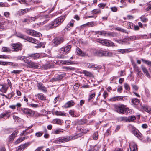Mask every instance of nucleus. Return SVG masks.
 I'll return each instance as SVG.
<instances>
[{
	"mask_svg": "<svg viewBox=\"0 0 151 151\" xmlns=\"http://www.w3.org/2000/svg\"><path fill=\"white\" fill-rule=\"evenodd\" d=\"M28 57H29L28 56L27 57H26L25 56V59H24V63H27V64L28 65L29 64V63H30V62H31V60H29V59H27V58Z\"/></svg>",
	"mask_w": 151,
	"mask_h": 151,
	"instance_id": "nucleus-58",
	"label": "nucleus"
},
{
	"mask_svg": "<svg viewBox=\"0 0 151 151\" xmlns=\"http://www.w3.org/2000/svg\"><path fill=\"white\" fill-rule=\"evenodd\" d=\"M53 123L54 124H57L60 125L62 124L63 122V120L59 119H54L53 121Z\"/></svg>",
	"mask_w": 151,
	"mask_h": 151,
	"instance_id": "nucleus-27",
	"label": "nucleus"
},
{
	"mask_svg": "<svg viewBox=\"0 0 151 151\" xmlns=\"http://www.w3.org/2000/svg\"><path fill=\"white\" fill-rule=\"evenodd\" d=\"M141 68L145 75L148 78L150 77L151 76L146 67L142 65H141Z\"/></svg>",
	"mask_w": 151,
	"mask_h": 151,
	"instance_id": "nucleus-19",
	"label": "nucleus"
},
{
	"mask_svg": "<svg viewBox=\"0 0 151 151\" xmlns=\"http://www.w3.org/2000/svg\"><path fill=\"white\" fill-rule=\"evenodd\" d=\"M21 111L24 114L27 115L29 116H32L34 114V112L31 109L26 108H23L21 109Z\"/></svg>",
	"mask_w": 151,
	"mask_h": 151,
	"instance_id": "nucleus-11",
	"label": "nucleus"
},
{
	"mask_svg": "<svg viewBox=\"0 0 151 151\" xmlns=\"http://www.w3.org/2000/svg\"><path fill=\"white\" fill-rule=\"evenodd\" d=\"M90 68H95L96 69H100L101 68V66L97 65H91Z\"/></svg>",
	"mask_w": 151,
	"mask_h": 151,
	"instance_id": "nucleus-40",
	"label": "nucleus"
},
{
	"mask_svg": "<svg viewBox=\"0 0 151 151\" xmlns=\"http://www.w3.org/2000/svg\"><path fill=\"white\" fill-rule=\"evenodd\" d=\"M11 45L12 48L13 50V51H14L17 52L22 50V45L19 43L12 44Z\"/></svg>",
	"mask_w": 151,
	"mask_h": 151,
	"instance_id": "nucleus-9",
	"label": "nucleus"
},
{
	"mask_svg": "<svg viewBox=\"0 0 151 151\" xmlns=\"http://www.w3.org/2000/svg\"><path fill=\"white\" fill-rule=\"evenodd\" d=\"M86 122V120L84 119H82L79 120L78 122V123L79 124H85Z\"/></svg>",
	"mask_w": 151,
	"mask_h": 151,
	"instance_id": "nucleus-54",
	"label": "nucleus"
},
{
	"mask_svg": "<svg viewBox=\"0 0 151 151\" xmlns=\"http://www.w3.org/2000/svg\"><path fill=\"white\" fill-rule=\"evenodd\" d=\"M0 86H2V88L0 89V91L4 93H6L7 91V88L4 85H0Z\"/></svg>",
	"mask_w": 151,
	"mask_h": 151,
	"instance_id": "nucleus-33",
	"label": "nucleus"
},
{
	"mask_svg": "<svg viewBox=\"0 0 151 151\" xmlns=\"http://www.w3.org/2000/svg\"><path fill=\"white\" fill-rule=\"evenodd\" d=\"M129 147L131 151H137V145L136 144H129Z\"/></svg>",
	"mask_w": 151,
	"mask_h": 151,
	"instance_id": "nucleus-23",
	"label": "nucleus"
},
{
	"mask_svg": "<svg viewBox=\"0 0 151 151\" xmlns=\"http://www.w3.org/2000/svg\"><path fill=\"white\" fill-rule=\"evenodd\" d=\"M124 87L126 90L129 91L130 90V88L129 86L127 83H126L124 84Z\"/></svg>",
	"mask_w": 151,
	"mask_h": 151,
	"instance_id": "nucleus-61",
	"label": "nucleus"
},
{
	"mask_svg": "<svg viewBox=\"0 0 151 151\" xmlns=\"http://www.w3.org/2000/svg\"><path fill=\"white\" fill-rule=\"evenodd\" d=\"M25 56H19L17 57V59L24 61L25 59Z\"/></svg>",
	"mask_w": 151,
	"mask_h": 151,
	"instance_id": "nucleus-62",
	"label": "nucleus"
},
{
	"mask_svg": "<svg viewBox=\"0 0 151 151\" xmlns=\"http://www.w3.org/2000/svg\"><path fill=\"white\" fill-rule=\"evenodd\" d=\"M97 42L102 44L103 45L107 46H113L114 45V44L111 41L106 39H99L97 40Z\"/></svg>",
	"mask_w": 151,
	"mask_h": 151,
	"instance_id": "nucleus-7",
	"label": "nucleus"
},
{
	"mask_svg": "<svg viewBox=\"0 0 151 151\" xmlns=\"http://www.w3.org/2000/svg\"><path fill=\"white\" fill-rule=\"evenodd\" d=\"M11 111L8 110L4 113H3L0 114V119L3 118L5 119L9 118L10 116Z\"/></svg>",
	"mask_w": 151,
	"mask_h": 151,
	"instance_id": "nucleus-13",
	"label": "nucleus"
},
{
	"mask_svg": "<svg viewBox=\"0 0 151 151\" xmlns=\"http://www.w3.org/2000/svg\"><path fill=\"white\" fill-rule=\"evenodd\" d=\"M148 7L146 9V11H149L151 9V1H150L147 4Z\"/></svg>",
	"mask_w": 151,
	"mask_h": 151,
	"instance_id": "nucleus-47",
	"label": "nucleus"
},
{
	"mask_svg": "<svg viewBox=\"0 0 151 151\" xmlns=\"http://www.w3.org/2000/svg\"><path fill=\"white\" fill-rule=\"evenodd\" d=\"M22 141V138L21 137L17 139L15 142V144H19Z\"/></svg>",
	"mask_w": 151,
	"mask_h": 151,
	"instance_id": "nucleus-63",
	"label": "nucleus"
},
{
	"mask_svg": "<svg viewBox=\"0 0 151 151\" xmlns=\"http://www.w3.org/2000/svg\"><path fill=\"white\" fill-rule=\"evenodd\" d=\"M83 133L81 132H78L75 134L74 136H65L59 137L55 140V142L57 144L67 142L81 137L83 135Z\"/></svg>",
	"mask_w": 151,
	"mask_h": 151,
	"instance_id": "nucleus-1",
	"label": "nucleus"
},
{
	"mask_svg": "<svg viewBox=\"0 0 151 151\" xmlns=\"http://www.w3.org/2000/svg\"><path fill=\"white\" fill-rule=\"evenodd\" d=\"M98 133L97 132H95L94 133L93 135V139L94 140H96L98 139Z\"/></svg>",
	"mask_w": 151,
	"mask_h": 151,
	"instance_id": "nucleus-49",
	"label": "nucleus"
},
{
	"mask_svg": "<svg viewBox=\"0 0 151 151\" xmlns=\"http://www.w3.org/2000/svg\"><path fill=\"white\" fill-rule=\"evenodd\" d=\"M117 101L124 100V99H126V97L125 96H116Z\"/></svg>",
	"mask_w": 151,
	"mask_h": 151,
	"instance_id": "nucleus-59",
	"label": "nucleus"
},
{
	"mask_svg": "<svg viewBox=\"0 0 151 151\" xmlns=\"http://www.w3.org/2000/svg\"><path fill=\"white\" fill-rule=\"evenodd\" d=\"M31 10V9L27 8L24 9H22L20 12V14H24L29 11Z\"/></svg>",
	"mask_w": 151,
	"mask_h": 151,
	"instance_id": "nucleus-31",
	"label": "nucleus"
},
{
	"mask_svg": "<svg viewBox=\"0 0 151 151\" xmlns=\"http://www.w3.org/2000/svg\"><path fill=\"white\" fill-rule=\"evenodd\" d=\"M134 135L138 138L140 137L141 135L140 132L139 131H134Z\"/></svg>",
	"mask_w": 151,
	"mask_h": 151,
	"instance_id": "nucleus-53",
	"label": "nucleus"
},
{
	"mask_svg": "<svg viewBox=\"0 0 151 151\" xmlns=\"http://www.w3.org/2000/svg\"><path fill=\"white\" fill-rule=\"evenodd\" d=\"M83 73L85 76H91L92 75V74L91 73L86 70L84 71Z\"/></svg>",
	"mask_w": 151,
	"mask_h": 151,
	"instance_id": "nucleus-48",
	"label": "nucleus"
},
{
	"mask_svg": "<svg viewBox=\"0 0 151 151\" xmlns=\"http://www.w3.org/2000/svg\"><path fill=\"white\" fill-rule=\"evenodd\" d=\"M127 38L128 39L127 41H133L136 40V37L134 36H131L127 37Z\"/></svg>",
	"mask_w": 151,
	"mask_h": 151,
	"instance_id": "nucleus-43",
	"label": "nucleus"
},
{
	"mask_svg": "<svg viewBox=\"0 0 151 151\" xmlns=\"http://www.w3.org/2000/svg\"><path fill=\"white\" fill-rule=\"evenodd\" d=\"M18 132V131L17 130H16L13 132L12 134H11L9 137L10 140L11 141L13 140Z\"/></svg>",
	"mask_w": 151,
	"mask_h": 151,
	"instance_id": "nucleus-25",
	"label": "nucleus"
},
{
	"mask_svg": "<svg viewBox=\"0 0 151 151\" xmlns=\"http://www.w3.org/2000/svg\"><path fill=\"white\" fill-rule=\"evenodd\" d=\"M54 114L57 116H66V114L63 112L56 111L54 112Z\"/></svg>",
	"mask_w": 151,
	"mask_h": 151,
	"instance_id": "nucleus-26",
	"label": "nucleus"
},
{
	"mask_svg": "<svg viewBox=\"0 0 151 151\" xmlns=\"http://www.w3.org/2000/svg\"><path fill=\"white\" fill-rule=\"evenodd\" d=\"M30 144V142H27L25 144H22L20 146L18 147L17 151H23V150L27 147Z\"/></svg>",
	"mask_w": 151,
	"mask_h": 151,
	"instance_id": "nucleus-14",
	"label": "nucleus"
},
{
	"mask_svg": "<svg viewBox=\"0 0 151 151\" xmlns=\"http://www.w3.org/2000/svg\"><path fill=\"white\" fill-rule=\"evenodd\" d=\"M40 15L38 14L35 17H31L30 19L29 20L30 21H34L37 18H40Z\"/></svg>",
	"mask_w": 151,
	"mask_h": 151,
	"instance_id": "nucleus-52",
	"label": "nucleus"
},
{
	"mask_svg": "<svg viewBox=\"0 0 151 151\" xmlns=\"http://www.w3.org/2000/svg\"><path fill=\"white\" fill-rule=\"evenodd\" d=\"M37 86L38 89L44 92H47L46 88L44 86L43 84L40 82H37Z\"/></svg>",
	"mask_w": 151,
	"mask_h": 151,
	"instance_id": "nucleus-12",
	"label": "nucleus"
},
{
	"mask_svg": "<svg viewBox=\"0 0 151 151\" xmlns=\"http://www.w3.org/2000/svg\"><path fill=\"white\" fill-rule=\"evenodd\" d=\"M115 110L118 113L125 114L128 108L126 107V106L123 104L114 105Z\"/></svg>",
	"mask_w": 151,
	"mask_h": 151,
	"instance_id": "nucleus-3",
	"label": "nucleus"
},
{
	"mask_svg": "<svg viewBox=\"0 0 151 151\" xmlns=\"http://www.w3.org/2000/svg\"><path fill=\"white\" fill-rule=\"evenodd\" d=\"M69 114L73 117H76V115L74 114V111L73 110H70L69 111Z\"/></svg>",
	"mask_w": 151,
	"mask_h": 151,
	"instance_id": "nucleus-60",
	"label": "nucleus"
},
{
	"mask_svg": "<svg viewBox=\"0 0 151 151\" xmlns=\"http://www.w3.org/2000/svg\"><path fill=\"white\" fill-rule=\"evenodd\" d=\"M26 32L30 35L36 37H40L42 36V34L40 33L31 29H27Z\"/></svg>",
	"mask_w": 151,
	"mask_h": 151,
	"instance_id": "nucleus-8",
	"label": "nucleus"
},
{
	"mask_svg": "<svg viewBox=\"0 0 151 151\" xmlns=\"http://www.w3.org/2000/svg\"><path fill=\"white\" fill-rule=\"evenodd\" d=\"M116 29L118 31H121L123 33H127L126 30L119 27H117L116 28Z\"/></svg>",
	"mask_w": 151,
	"mask_h": 151,
	"instance_id": "nucleus-51",
	"label": "nucleus"
},
{
	"mask_svg": "<svg viewBox=\"0 0 151 151\" xmlns=\"http://www.w3.org/2000/svg\"><path fill=\"white\" fill-rule=\"evenodd\" d=\"M63 68V69L66 70L68 71L74 70H75V68L72 67L64 66Z\"/></svg>",
	"mask_w": 151,
	"mask_h": 151,
	"instance_id": "nucleus-39",
	"label": "nucleus"
},
{
	"mask_svg": "<svg viewBox=\"0 0 151 151\" xmlns=\"http://www.w3.org/2000/svg\"><path fill=\"white\" fill-rule=\"evenodd\" d=\"M116 35L115 33L110 32L106 31V36L115 37L116 36Z\"/></svg>",
	"mask_w": 151,
	"mask_h": 151,
	"instance_id": "nucleus-30",
	"label": "nucleus"
},
{
	"mask_svg": "<svg viewBox=\"0 0 151 151\" xmlns=\"http://www.w3.org/2000/svg\"><path fill=\"white\" fill-rule=\"evenodd\" d=\"M63 76L62 75H57L55 77L52 78L51 81L53 82L60 80L63 78Z\"/></svg>",
	"mask_w": 151,
	"mask_h": 151,
	"instance_id": "nucleus-17",
	"label": "nucleus"
},
{
	"mask_svg": "<svg viewBox=\"0 0 151 151\" xmlns=\"http://www.w3.org/2000/svg\"><path fill=\"white\" fill-rule=\"evenodd\" d=\"M98 148L96 145L91 146H90V149L88 151H97Z\"/></svg>",
	"mask_w": 151,
	"mask_h": 151,
	"instance_id": "nucleus-32",
	"label": "nucleus"
},
{
	"mask_svg": "<svg viewBox=\"0 0 151 151\" xmlns=\"http://www.w3.org/2000/svg\"><path fill=\"white\" fill-rule=\"evenodd\" d=\"M71 47L70 45H68L65 47L61 48L60 50V55L63 56L65 55L70 50Z\"/></svg>",
	"mask_w": 151,
	"mask_h": 151,
	"instance_id": "nucleus-10",
	"label": "nucleus"
},
{
	"mask_svg": "<svg viewBox=\"0 0 151 151\" xmlns=\"http://www.w3.org/2000/svg\"><path fill=\"white\" fill-rule=\"evenodd\" d=\"M77 52L78 55L81 56H86L88 55L85 52H83L81 50L78 48L76 50Z\"/></svg>",
	"mask_w": 151,
	"mask_h": 151,
	"instance_id": "nucleus-20",
	"label": "nucleus"
},
{
	"mask_svg": "<svg viewBox=\"0 0 151 151\" xmlns=\"http://www.w3.org/2000/svg\"><path fill=\"white\" fill-rule=\"evenodd\" d=\"M132 65L134 70L136 72L140 70L139 67L135 63L132 64Z\"/></svg>",
	"mask_w": 151,
	"mask_h": 151,
	"instance_id": "nucleus-55",
	"label": "nucleus"
},
{
	"mask_svg": "<svg viewBox=\"0 0 151 151\" xmlns=\"http://www.w3.org/2000/svg\"><path fill=\"white\" fill-rule=\"evenodd\" d=\"M117 97L115 96L112 97L109 99V100L111 102H116L117 101Z\"/></svg>",
	"mask_w": 151,
	"mask_h": 151,
	"instance_id": "nucleus-50",
	"label": "nucleus"
},
{
	"mask_svg": "<svg viewBox=\"0 0 151 151\" xmlns=\"http://www.w3.org/2000/svg\"><path fill=\"white\" fill-rule=\"evenodd\" d=\"M52 17L50 15H40V19L41 20L40 23L42 25L46 23Z\"/></svg>",
	"mask_w": 151,
	"mask_h": 151,
	"instance_id": "nucleus-5",
	"label": "nucleus"
},
{
	"mask_svg": "<svg viewBox=\"0 0 151 151\" xmlns=\"http://www.w3.org/2000/svg\"><path fill=\"white\" fill-rule=\"evenodd\" d=\"M131 86L132 87L133 89L135 91H137L138 89V87L137 86L134 84H132Z\"/></svg>",
	"mask_w": 151,
	"mask_h": 151,
	"instance_id": "nucleus-64",
	"label": "nucleus"
},
{
	"mask_svg": "<svg viewBox=\"0 0 151 151\" xmlns=\"http://www.w3.org/2000/svg\"><path fill=\"white\" fill-rule=\"evenodd\" d=\"M38 98L41 100H45L46 99V97L42 94H37Z\"/></svg>",
	"mask_w": 151,
	"mask_h": 151,
	"instance_id": "nucleus-34",
	"label": "nucleus"
},
{
	"mask_svg": "<svg viewBox=\"0 0 151 151\" xmlns=\"http://www.w3.org/2000/svg\"><path fill=\"white\" fill-rule=\"evenodd\" d=\"M95 96V93H94L89 96L88 98V101L91 102L94 99Z\"/></svg>",
	"mask_w": 151,
	"mask_h": 151,
	"instance_id": "nucleus-37",
	"label": "nucleus"
},
{
	"mask_svg": "<svg viewBox=\"0 0 151 151\" xmlns=\"http://www.w3.org/2000/svg\"><path fill=\"white\" fill-rule=\"evenodd\" d=\"M28 56L35 60L39 58L40 55L38 53H35L28 54Z\"/></svg>",
	"mask_w": 151,
	"mask_h": 151,
	"instance_id": "nucleus-18",
	"label": "nucleus"
},
{
	"mask_svg": "<svg viewBox=\"0 0 151 151\" xmlns=\"http://www.w3.org/2000/svg\"><path fill=\"white\" fill-rule=\"evenodd\" d=\"M74 104V102L72 100L66 103L64 106L65 108H68L73 106Z\"/></svg>",
	"mask_w": 151,
	"mask_h": 151,
	"instance_id": "nucleus-21",
	"label": "nucleus"
},
{
	"mask_svg": "<svg viewBox=\"0 0 151 151\" xmlns=\"http://www.w3.org/2000/svg\"><path fill=\"white\" fill-rule=\"evenodd\" d=\"M140 18L141 21L143 22L146 23L148 21V19L145 17L144 16H142L140 17Z\"/></svg>",
	"mask_w": 151,
	"mask_h": 151,
	"instance_id": "nucleus-36",
	"label": "nucleus"
},
{
	"mask_svg": "<svg viewBox=\"0 0 151 151\" xmlns=\"http://www.w3.org/2000/svg\"><path fill=\"white\" fill-rule=\"evenodd\" d=\"M64 40L63 37H57L53 40L52 44L54 46L56 47L62 43Z\"/></svg>",
	"mask_w": 151,
	"mask_h": 151,
	"instance_id": "nucleus-6",
	"label": "nucleus"
},
{
	"mask_svg": "<svg viewBox=\"0 0 151 151\" xmlns=\"http://www.w3.org/2000/svg\"><path fill=\"white\" fill-rule=\"evenodd\" d=\"M94 52L95 55L99 56H110L112 55V53L106 51H104L102 50H95Z\"/></svg>",
	"mask_w": 151,
	"mask_h": 151,
	"instance_id": "nucleus-4",
	"label": "nucleus"
},
{
	"mask_svg": "<svg viewBox=\"0 0 151 151\" xmlns=\"http://www.w3.org/2000/svg\"><path fill=\"white\" fill-rule=\"evenodd\" d=\"M9 65H12L14 67H17L18 66V64L16 63H12L9 62Z\"/></svg>",
	"mask_w": 151,
	"mask_h": 151,
	"instance_id": "nucleus-56",
	"label": "nucleus"
},
{
	"mask_svg": "<svg viewBox=\"0 0 151 151\" xmlns=\"http://www.w3.org/2000/svg\"><path fill=\"white\" fill-rule=\"evenodd\" d=\"M52 65L50 64H46L42 66V68L44 69H47L51 67Z\"/></svg>",
	"mask_w": 151,
	"mask_h": 151,
	"instance_id": "nucleus-38",
	"label": "nucleus"
},
{
	"mask_svg": "<svg viewBox=\"0 0 151 151\" xmlns=\"http://www.w3.org/2000/svg\"><path fill=\"white\" fill-rule=\"evenodd\" d=\"M45 43L44 42H40L38 45L35 46V47L37 48H40L42 47L43 48L45 47Z\"/></svg>",
	"mask_w": 151,
	"mask_h": 151,
	"instance_id": "nucleus-41",
	"label": "nucleus"
},
{
	"mask_svg": "<svg viewBox=\"0 0 151 151\" xmlns=\"http://www.w3.org/2000/svg\"><path fill=\"white\" fill-rule=\"evenodd\" d=\"M65 18L66 15H63L56 18L47 25L48 28L51 29L58 26L63 23Z\"/></svg>",
	"mask_w": 151,
	"mask_h": 151,
	"instance_id": "nucleus-2",
	"label": "nucleus"
},
{
	"mask_svg": "<svg viewBox=\"0 0 151 151\" xmlns=\"http://www.w3.org/2000/svg\"><path fill=\"white\" fill-rule=\"evenodd\" d=\"M19 37L21 38H24L30 42H31V41L32 37H25L24 35L22 34L20 35Z\"/></svg>",
	"mask_w": 151,
	"mask_h": 151,
	"instance_id": "nucleus-29",
	"label": "nucleus"
},
{
	"mask_svg": "<svg viewBox=\"0 0 151 151\" xmlns=\"http://www.w3.org/2000/svg\"><path fill=\"white\" fill-rule=\"evenodd\" d=\"M142 109L145 112L151 114V107L150 106H142Z\"/></svg>",
	"mask_w": 151,
	"mask_h": 151,
	"instance_id": "nucleus-22",
	"label": "nucleus"
},
{
	"mask_svg": "<svg viewBox=\"0 0 151 151\" xmlns=\"http://www.w3.org/2000/svg\"><path fill=\"white\" fill-rule=\"evenodd\" d=\"M22 72V70H14L11 72V73L15 74H19Z\"/></svg>",
	"mask_w": 151,
	"mask_h": 151,
	"instance_id": "nucleus-57",
	"label": "nucleus"
},
{
	"mask_svg": "<svg viewBox=\"0 0 151 151\" xmlns=\"http://www.w3.org/2000/svg\"><path fill=\"white\" fill-rule=\"evenodd\" d=\"M1 50L3 52H10L11 51L10 49L5 47H3Z\"/></svg>",
	"mask_w": 151,
	"mask_h": 151,
	"instance_id": "nucleus-44",
	"label": "nucleus"
},
{
	"mask_svg": "<svg viewBox=\"0 0 151 151\" xmlns=\"http://www.w3.org/2000/svg\"><path fill=\"white\" fill-rule=\"evenodd\" d=\"M141 60L143 63L151 66V61L143 59H141Z\"/></svg>",
	"mask_w": 151,
	"mask_h": 151,
	"instance_id": "nucleus-46",
	"label": "nucleus"
},
{
	"mask_svg": "<svg viewBox=\"0 0 151 151\" xmlns=\"http://www.w3.org/2000/svg\"><path fill=\"white\" fill-rule=\"evenodd\" d=\"M28 66L30 68L35 69H37L39 67L37 63L34 62L32 60H31Z\"/></svg>",
	"mask_w": 151,
	"mask_h": 151,
	"instance_id": "nucleus-15",
	"label": "nucleus"
},
{
	"mask_svg": "<svg viewBox=\"0 0 151 151\" xmlns=\"http://www.w3.org/2000/svg\"><path fill=\"white\" fill-rule=\"evenodd\" d=\"M131 103L132 104L137 105L139 104V100L137 98H133L131 100Z\"/></svg>",
	"mask_w": 151,
	"mask_h": 151,
	"instance_id": "nucleus-28",
	"label": "nucleus"
},
{
	"mask_svg": "<svg viewBox=\"0 0 151 151\" xmlns=\"http://www.w3.org/2000/svg\"><path fill=\"white\" fill-rule=\"evenodd\" d=\"M60 132H63L61 129H59L54 130L52 132V133L53 134H59Z\"/></svg>",
	"mask_w": 151,
	"mask_h": 151,
	"instance_id": "nucleus-35",
	"label": "nucleus"
},
{
	"mask_svg": "<svg viewBox=\"0 0 151 151\" xmlns=\"http://www.w3.org/2000/svg\"><path fill=\"white\" fill-rule=\"evenodd\" d=\"M75 22V21L74 20H71L70 22L68 23L67 27H65V29L67 30H69L70 29V28H69V27H73V26Z\"/></svg>",
	"mask_w": 151,
	"mask_h": 151,
	"instance_id": "nucleus-24",
	"label": "nucleus"
},
{
	"mask_svg": "<svg viewBox=\"0 0 151 151\" xmlns=\"http://www.w3.org/2000/svg\"><path fill=\"white\" fill-rule=\"evenodd\" d=\"M127 39H128L127 38H124L123 39H115V40L119 44H123L127 41Z\"/></svg>",
	"mask_w": 151,
	"mask_h": 151,
	"instance_id": "nucleus-16",
	"label": "nucleus"
},
{
	"mask_svg": "<svg viewBox=\"0 0 151 151\" xmlns=\"http://www.w3.org/2000/svg\"><path fill=\"white\" fill-rule=\"evenodd\" d=\"M126 0H121L120 3L122 4V6H120V7L121 8L127 6V4L125 2Z\"/></svg>",
	"mask_w": 151,
	"mask_h": 151,
	"instance_id": "nucleus-42",
	"label": "nucleus"
},
{
	"mask_svg": "<svg viewBox=\"0 0 151 151\" xmlns=\"http://www.w3.org/2000/svg\"><path fill=\"white\" fill-rule=\"evenodd\" d=\"M87 26H89L90 27H93L96 24V22H88L87 23Z\"/></svg>",
	"mask_w": 151,
	"mask_h": 151,
	"instance_id": "nucleus-45",
	"label": "nucleus"
}]
</instances>
